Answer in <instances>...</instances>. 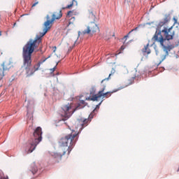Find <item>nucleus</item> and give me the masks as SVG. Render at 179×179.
Segmentation results:
<instances>
[{
    "label": "nucleus",
    "mask_w": 179,
    "mask_h": 179,
    "mask_svg": "<svg viewBox=\"0 0 179 179\" xmlns=\"http://www.w3.org/2000/svg\"><path fill=\"white\" fill-rule=\"evenodd\" d=\"M85 106H86V102H85V101L83 100H81L80 101V103H78V105L75 103H69L66 105H64L62 108L64 111V113H75V111H77V110H80V108H83Z\"/></svg>",
    "instance_id": "nucleus-7"
},
{
    "label": "nucleus",
    "mask_w": 179,
    "mask_h": 179,
    "mask_svg": "<svg viewBox=\"0 0 179 179\" xmlns=\"http://www.w3.org/2000/svg\"><path fill=\"white\" fill-rule=\"evenodd\" d=\"M143 55H149L150 54L151 50L149 48V43L144 46V48L141 50Z\"/></svg>",
    "instance_id": "nucleus-14"
},
{
    "label": "nucleus",
    "mask_w": 179,
    "mask_h": 179,
    "mask_svg": "<svg viewBox=\"0 0 179 179\" xmlns=\"http://www.w3.org/2000/svg\"><path fill=\"white\" fill-rule=\"evenodd\" d=\"M134 30H135V29H132L130 32H129V34L130 33H132V31H134Z\"/></svg>",
    "instance_id": "nucleus-29"
},
{
    "label": "nucleus",
    "mask_w": 179,
    "mask_h": 179,
    "mask_svg": "<svg viewBox=\"0 0 179 179\" xmlns=\"http://www.w3.org/2000/svg\"><path fill=\"white\" fill-rule=\"evenodd\" d=\"M41 44V39L37 38L29 39L22 48L23 66L25 69V73L27 78L34 75L36 71L31 67V54L34 52L36 48Z\"/></svg>",
    "instance_id": "nucleus-2"
},
{
    "label": "nucleus",
    "mask_w": 179,
    "mask_h": 179,
    "mask_svg": "<svg viewBox=\"0 0 179 179\" xmlns=\"http://www.w3.org/2000/svg\"><path fill=\"white\" fill-rule=\"evenodd\" d=\"M115 73V69H112L110 73L109 74V77L108 78H106V80H108V79H110V76H111V75H114Z\"/></svg>",
    "instance_id": "nucleus-19"
},
{
    "label": "nucleus",
    "mask_w": 179,
    "mask_h": 179,
    "mask_svg": "<svg viewBox=\"0 0 179 179\" xmlns=\"http://www.w3.org/2000/svg\"><path fill=\"white\" fill-rule=\"evenodd\" d=\"M75 22V17H71L69 21V24L67 26H69L70 24H73Z\"/></svg>",
    "instance_id": "nucleus-17"
},
{
    "label": "nucleus",
    "mask_w": 179,
    "mask_h": 179,
    "mask_svg": "<svg viewBox=\"0 0 179 179\" xmlns=\"http://www.w3.org/2000/svg\"><path fill=\"white\" fill-rule=\"evenodd\" d=\"M114 36H115V34L113 35V36L114 37Z\"/></svg>",
    "instance_id": "nucleus-33"
},
{
    "label": "nucleus",
    "mask_w": 179,
    "mask_h": 179,
    "mask_svg": "<svg viewBox=\"0 0 179 179\" xmlns=\"http://www.w3.org/2000/svg\"><path fill=\"white\" fill-rule=\"evenodd\" d=\"M120 50H122V51L125 50V46L124 45H122L121 48H120Z\"/></svg>",
    "instance_id": "nucleus-25"
},
{
    "label": "nucleus",
    "mask_w": 179,
    "mask_h": 179,
    "mask_svg": "<svg viewBox=\"0 0 179 179\" xmlns=\"http://www.w3.org/2000/svg\"><path fill=\"white\" fill-rule=\"evenodd\" d=\"M36 5H38V1L35 2L34 4H32V8H34Z\"/></svg>",
    "instance_id": "nucleus-24"
},
{
    "label": "nucleus",
    "mask_w": 179,
    "mask_h": 179,
    "mask_svg": "<svg viewBox=\"0 0 179 179\" xmlns=\"http://www.w3.org/2000/svg\"><path fill=\"white\" fill-rule=\"evenodd\" d=\"M90 19H92L93 22H91L88 24L87 27V29H85L82 31L83 34H90V36H93V34H96L97 31H100V29L99 26L96 25V15L93 13V12L90 13Z\"/></svg>",
    "instance_id": "nucleus-6"
},
{
    "label": "nucleus",
    "mask_w": 179,
    "mask_h": 179,
    "mask_svg": "<svg viewBox=\"0 0 179 179\" xmlns=\"http://www.w3.org/2000/svg\"><path fill=\"white\" fill-rule=\"evenodd\" d=\"M62 17V10H59V11H56L53 13L52 15V19L50 20V15L46 16L47 20L44 22V29L42 33H40V35H36L35 38H40L41 39V43L43 41V37L47 34L48 30L51 29L52 27V23H54V21L58 20L60 18Z\"/></svg>",
    "instance_id": "nucleus-5"
},
{
    "label": "nucleus",
    "mask_w": 179,
    "mask_h": 179,
    "mask_svg": "<svg viewBox=\"0 0 179 179\" xmlns=\"http://www.w3.org/2000/svg\"><path fill=\"white\" fill-rule=\"evenodd\" d=\"M76 136H78V134L71 133L64 137H62L59 140V143L62 146L61 149L63 152H60V154H54L55 162L59 163V162L62 160V156H64L66 152L67 155L71 153L72 149H73V146H75V144L76 143V141H78V138H76Z\"/></svg>",
    "instance_id": "nucleus-3"
},
{
    "label": "nucleus",
    "mask_w": 179,
    "mask_h": 179,
    "mask_svg": "<svg viewBox=\"0 0 179 179\" xmlns=\"http://www.w3.org/2000/svg\"><path fill=\"white\" fill-rule=\"evenodd\" d=\"M0 36H2V32L1 31H0Z\"/></svg>",
    "instance_id": "nucleus-31"
},
{
    "label": "nucleus",
    "mask_w": 179,
    "mask_h": 179,
    "mask_svg": "<svg viewBox=\"0 0 179 179\" xmlns=\"http://www.w3.org/2000/svg\"><path fill=\"white\" fill-rule=\"evenodd\" d=\"M72 116V113H59V118L57 120L58 122L61 121H66L67 120H69L71 117Z\"/></svg>",
    "instance_id": "nucleus-10"
},
{
    "label": "nucleus",
    "mask_w": 179,
    "mask_h": 179,
    "mask_svg": "<svg viewBox=\"0 0 179 179\" xmlns=\"http://www.w3.org/2000/svg\"><path fill=\"white\" fill-rule=\"evenodd\" d=\"M9 71V68L6 67L5 63H3L2 69H0V80H2V79H3V76H5V71Z\"/></svg>",
    "instance_id": "nucleus-13"
},
{
    "label": "nucleus",
    "mask_w": 179,
    "mask_h": 179,
    "mask_svg": "<svg viewBox=\"0 0 179 179\" xmlns=\"http://www.w3.org/2000/svg\"><path fill=\"white\" fill-rule=\"evenodd\" d=\"M0 179H9V178L8 176H1Z\"/></svg>",
    "instance_id": "nucleus-21"
},
{
    "label": "nucleus",
    "mask_w": 179,
    "mask_h": 179,
    "mask_svg": "<svg viewBox=\"0 0 179 179\" xmlns=\"http://www.w3.org/2000/svg\"><path fill=\"white\" fill-rule=\"evenodd\" d=\"M73 15V11H69L67 13L66 17L68 19H69V18L72 17Z\"/></svg>",
    "instance_id": "nucleus-18"
},
{
    "label": "nucleus",
    "mask_w": 179,
    "mask_h": 179,
    "mask_svg": "<svg viewBox=\"0 0 179 179\" xmlns=\"http://www.w3.org/2000/svg\"><path fill=\"white\" fill-rule=\"evenodd\" d=\"M41 135H43L41 127H37L34 131V138L29 139L27 143V145L25 147V152L27 155H29V153H32V152H34L36 148H37V145H38V143H40L43 139Z\"/></svg>",
    "instance_id": "nucleus-4"
},
{
    "label": "nucleus",
    "mask_w": 179,
    "mask_h": 179,
    "mask_svg": "<svg viewBox=\"0 0 179 179\" xmlns=\"http://www.w3.org/2000/svg\"><path fill=\"white\" fill-rule=\"evenodd\" d=\"M73 6V3H71L70 5H68L67 6H66V8L67 9H69L70 8H72Z\"/></svg>",
    "instance_id": "nucleus-22"
},
{
    "label": "nucleus",
    "mask_w": 179,
    "mask_h": 179,
    "mask_svg": "<svg viewBox=\"0 0 179 179\" xmlns=\"http://www.w3.org/2000/svg\"><path fill=\"white\" fill-rule=\"evenodd\" d=\"M30 171H31L32 174H36L38 171V168L36 166V163L34 162L31 164Z\"/></svg>",
    "instance_id": "nucleus-15"
},
{
    "label": "nucleus",
    "mask_w": 179,
    "mask_h": 179,
    "mask_svg": "<svg viewBox=\"0 0 179 179\" xmlns=\"http://www.w3.org/2000/svg\"><path fill=\"white\" fill-rule=\"evenodd\" d=\"M127 37H128V35L125 36H124V38H127Z\"/></svg>",
    "instance_id": "nucleus-32"
},
{
    "label": "nucleus",
    "mask_w": 179,
    "mask_h": 179,
    "mask_svg": "<svg viewBox=\"0 0 179 179\" xmlns=\"http://www.w3.org/2000/svg\"><path fill=\"white\" fill-rule=\"evenodd\" d=\"M106 90V85H103V87L96 94V96L94 98V100H103V99H108L113 94V93H115V92H118V90H114L112 92H104Z\"/></svg>",
    "instance_id": "nucleus-8"
},
{
    "label": "nucleus",
    "mask_w": 179,
    "mask_h": 179,
    "mask_svg": "<svg viewBox=\"0 0 179 179\" xmlns=\"http://www.w3.org/2000/svg\"><path fill=\"white\" fill-rule=\"evenodd\" d=\"M55 50H53V52H55V51H57V46L54 47Z\"/></svg>",
    "instance_id": "nucleus-27"
},
{
    "label": "nucleus",
    "mask_w": 179,
    "mask_h": 179,
    "mask_svg": "<svg viewBox=\"0 0 179 179\" xmlns=\"http://www.w3.org/2000/svg\"><path fill=\"white\" fill-rule=\"evenodd\" d=\"M73 48V47H70L69 48V51H72V49Z\"/></svg>",
    "instance_id": "nucleus-26"
},
{
    "label": "nucleus",
    "mask_w": 179,
    "mask_h": 179,
    "mask_svg": "<svg viewBox=\"0 0 179 179\" xmlns=\"http://www.w3.org/2000/svg\"><path fill=\"white\" fill-rule=\"evenodd\" d=\"M125 1H129V0H125Z\"/></svg>",
    "instance_id": "nucleus-34"
},
{
    "label": "nucleus",
    "mask_w": 179,
    "mask_h": 179,
    "mask_svg": "<svg viewBox=\"0 0 179 179\" xmlns=\"http://www.w3.org/2000/svg\"><path fill=\"white\" fill-rule=\"evenodd\" d=\"M55 69H57V66H55L54 68L50 69V72H55Z\"/></svg>",
    "instance_id": "nucleus-23"
},
{
    "label": "nucleus",
    "mask_w": 179,
    "mask_h": 179,
    "mask_svg": "<svg viewBox=\"0 0 179 179\" xmlns=\"http://www.w3.org/2000/svg\"><path fill=\"white\" fill-rule=\"evenodd\" d=\"M101 103H103V100L99 103V105L96 106V108L92 111V113H94V111H97V110L99 108V106L100 104H101Z\"/></svg>",
    "instance_id": "nucleus-20"
},
{
    "label": "nucleus",
    "mask_w": 179,
    "mask_h": 179,
    "mask_svg": "<svg viewBox=\"0 0 179 179\" xmlns=\"http://www.w3.org/2000/svg\"><path fill=\"white\" fill-rule=\"evenodd\" d=\"M104 80H106V79L103 80L101 81V83H103L104 82Z\"/></svg>",
    "instance_id": "nucleus-30"
},
{
    "label": "nucleus",
    "mask_w": 179,
    "mask_h": 179,
    "mask_svg": "<svg viewBox=\"0 0 179 179\" xmlns=\"http://www.w3.org/2000/svg\"><path fill=\"white\" fill-rule=\"evenodd\" d=\"M170 20H171V17L170 16V14L165 15L164 20L159 22L158 27H162V26H164V24H166V23H169Z\"/></svg>",
    "instance_id": "nucleus-11"
},
{
    "label": "nucleus",
    "mask_w": 179,
    "mask_h": 179,
    "mask_svg": "<svg viewBox=\"0 0 179 179\" xmlns=\"http://www.w3.org/2000/svg\"><path fill=\"white\" fill-rule=\"evenodd\" d=\"M97 96V94L95 95L92 96V97H87L85 99V100H90L91 101H99L98 99H94V97Z\"/></svg>",
    "instance_id": "nucleus-16"
},
{
    "label": "nucleus",
    "mask_w": 179,
    "mask_h": 179,
    "mask_svg": "<svg viewBox=\"0 0 179 179\" xmlns=\"http://www.w3.org/2000/svg\"><path fill=\"white\" fill-rule=\"evenodd\" d=\"M173 20H175V23L177 22V19L173 18Z\"/></svg>",
    "instance_id": "nucleus-28"
},
{
    "label": "nucleus",
    "mask_w": 179,
    "mask_h": 179,
    "mask_svg": "<svg viewBox=\"0 0 179 179\" xmlns=\"http://www.w3.org/2000/svg\"><path fill=\"white\" fill-rule=\"evenodd\" d=\"M92 118H93V116H92V114L90 115V118H84L80 117L77 119L76 121V125L78 127V128H80V129H83L85 127L87 126V124L92 121Z\"/></svg>",
    "instance_id": "nucleus-9"
},
{
    "label": "nucleus",
    "mask_w": 179,
    "mask_h": 179,
    "mask_svg": "<svg viewBox=\"0 0 179 179\" xmlns=\"http://www.w3.org/2000/svg\"><path fill=\"white\" fill-rule=\"evenodd\" d=\"M173 37H174V31H173V27H171L169 29L164 27L162 30H159L158 29L152 38V41L160 43L164 48V51L166 52L164 54L163 51L156 52L160 64L166 59V57L169 55V52L174 48V45H170V40H173Z\"/></svg>",
    "instance_id": "nucleus-1"
},
{
    "label": "nucleus",
    "mask_w": 179,
    "mask_h": 179,
    "mask_svg": "<svg viewBox=\"0 0 179 179\" xmlns=\"http://www.w3.org/2000/svg\"><path fill=\"white\" fill-rule=\"evenodd\" d=\"M51 56H49L48 57H46L45 59H41L40 62H38L36 64H35L34 66V69L36 71H38V69H40V66H41L42 64H44V62H45L47 61V59H48V58H50Z\"/></svg>",
    "instance_id": "nucleus-12"
}]
</instances>
